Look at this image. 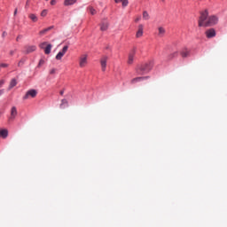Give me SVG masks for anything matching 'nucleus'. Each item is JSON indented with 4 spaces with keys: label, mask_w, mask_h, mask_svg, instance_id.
Returning a JSON list of instances; mask_svg holds the SVG:
<instances>
[{
    "label": "nucleus",
    "mask_w": 227,
    "mask_h": 227,
    "mask_svg": "<svg viewBox=\"0 0 227 227\" xmlns=\"http://www.w3.org/2000/svg\"><path fill=\"white\" fill-rule=\"evenodd\" d=\"M20 40H22V35H19L16 37V42H19Z\"/></svg>",
    "instance_id": "obj_31"
},
{
    "label": "nucleus",
    "mask_w": 227,
    "mask_h": 227,
    "mask_svg": "<svg viewBox=\"0 0 227 227\" xmlns=\"http://www.w3.org/2000/svg\"><path fill=\"white\" fill-rule=\"evenodd\" d=\"M219 22V18L215 15L208 17V11H204L200 13L199 19V27H208L210 26H215Z\"/></svg>",
    "instance_id": "obj_1"
},
{
    "label": "nucleus",
    "mask_w": 227,
    "mask_h": 227,
    "mask_svg": "<svg viewBox=\"0 0 227 227\" xmlns=\"http://www.w3.org/2000/svg\"><path fill=\"white\" fill-rule=\"evenodd\" d=\"M36 51L35 45L25 46V54H30V52H35Z\"/></svg>",
    "instance_id": "obj_10"
},
{
    "label": "nucleus",
    "mask_w": 227,
    "mask_h": 227,
    "mask_svg": "<svg viewBox=\"0 0 227 227\" xmlns=\"http://www.w3.org/2000/svg\"><path fill=\"white\" fill-rule=\"evenodd\" d=\"M114 3H121L123 8L129 6V0H114Z\"/></svg>",
    "instance_id": "obj_18"
},
{
    "label": "nucleus",
    "mask_w": 227,
    "mask_h": 227,
    "mask_svg": "<svg viewBox=\"0 0 227 227\" xmlns=\"http://www.w3.org/2000/svg\"><path fill=\"white\" fill-rule=\"evenodd\" d=\"M43 65H45V60H43V59H41L38 67H42Z\"/></svg>",
    "instance_id": "obj_29"
},
{
    "label": "nucleus",
    "mask_w": 227,
    "mask_h": 227,
    "mask_svg": "<svg viewBox=\"0 0 227 227\" xmlns=\"http://www.w3.org/2000/svg\"><path fill=\"white\" fill-rule=\"evenodd\" d=\"M36 95H38V92L36 91V90H30L27 91L26 95L23 97V99L27 100V98H29V97H31L32 98H35V97H36Z\"/></svg>",
    "instance_id": "obj_6"
},
{
    "label": "nucleus",
    "mask_w": 227,
    "mask_h": 227,
    "mask_svg": "<svg viewBox=\"0 0 227 227\" xmlns=\"http://www.w3.org/2000/svg\"><path fill=\"white\" fill-rule=\"evenodd\" d=\"M144 29L145 27L143 26V24L138 25V29L136 34L137 38H141V36H143Z\"/></svg>",
    "instance_id": "obj_8"
},
{
    "label": "nucleus",
    "mask_w": 227,
    "mask_h": 227,
    "mask_svg": "<svg viewBox=\"0 0 227 227\" xmlns=\"http://www.w3.org/2000/svg\"><path fill=\"white\" fill-rule=\"evenodd\" d=\"M6 35H8V34L6 33V31H4L3 34H2V38H5V37H6Z\"/></svg>",
    "instance_id": "obj_33"
},
{
    "label": "nucleus",
    "mask_w": 227,
    "mask_h": 227,
    "mask_svg": "<svg viewBox=\"0 0 227 227\" xmlns=\"http://www.w3.org/2000/svg\"><path fill=\"white\" fill-rule=\"evenodd\" d=\"M175 58H178V51H174V52L170 53L168 56V60L171 61V59H175Z\"/></svg>",
    "instance_id": "obj_17"
},
{
    "label": "nucleus",
    "mask_w": 227,
    "mask_h": 227,
    "mask_svg": "<svg viewBox=\"0 0 227 227\" xmlns=\"http://www.w3.org/2000/svg\"><path fill=\"white\" fill-rule=\"evenodd\" d=\"M180 55L182 58H191V50L184 49L181 51Z\"/></svg>",
    "instance_id": "obj_12"
},
{
    "label": "nucleus",
    "mask_w": 227,
    "mask_h": 227,
    "mask_svg": "<svg viewBox=\"0 0 227 227\" xmlns=\"http://www.w3.org/2000/svg\"><path fill=\"white\" fill-rule=\"evenodd\" d=\"M206 36L207 38H214L215 36V29L209 28L206 31Z\"/></svg>",
    "instance_id": "obj_9"
},
{
    "label": "nucleus",
    "mask_w": 227,
    "mask_h": 227,
    "mask_svg": "<svg viewBox=\"0 0 227 227\" xmlns=\"http://www.w3.org/2000/svg\"><path fill=\"white\" fill-rule=\"evenodd\" d=\"M17 114H19V112L17 111V107L12 106L11 108V115L9 116L8 122L12 123V121H14L15 118H17Z\"/></svg>",
    "instance_id": "obj_4"
},
{
    "label": "nucleus",
    "mask_w": 227,
    "mask_h": 227,
    "mask_svg": "<svg viewBox=\"0 0 227 227\" xmlns=\"http://www.w3.org/2000/svg\"><path fill=\"white\" fill-rule=\"evenodd\" d=\"M153 68V60H150L148 62H145L144 64H141L137 68V73L139 75H143V74H146L147 72H150Z\"/></svg>",
    "instance_id": "obj_2"
},
{
    "label": "nucleus",
    "mask_w": 227,
    "mask_h": 227,
    "mask_svg": "<svg viewBox=\"0 0 227 227\" xmlns=\"http://www.w3.org/2000/svg\"><path fill=\"white\" fill-rule=\"evenodd\" d=\"M0 137H4V139H5V137H8V129H1Z\"/></svg>",
    "instance_id": "obj_21"
},
{
    "label": "nucleus",
    "mask_w": 227,
    "mask_h": 227,
    "mask_svg": "<svg viewBox=\"0 0 227 227\" xmlns=\"http://www.w3.org/2000/svg\"><path fill=\"white\" fill-rule=\"evenodd\" d=\"M77 3V0H65L64 5L65 6H72V4H75Z\"/></svg>",
    "instance_id": "obj_19"
},
{
    "label": "nucleus",
    "mask_w": 227,
    "mask_h": 227,
    "mask_svg": "<svg viewBox=\"0 0 227 227\" xmlns=\"http://www.w3.org/2000/svg\"><path fill=\"white\" fill-rule=\"evenodd\" d=\"M136 56V51H133L129 54V59H128V64L132 65L134 63V57Z\"/></svg>",
    "instance_id": "obj_13"
},
{
    "label": "nucleus",
    "mask_w": 227,
    "mask_h": 227,
    "mask_svg": "<svg viewBox=\"0 0 227 227\" xmlns=\"http://www.w3.org/2000/svg\"><path fill=\"white\" fill-rule=\"evenodd\" d=\"M68 106V100L62 99L60 104V109H65V106Z\"/></svg>",
    "instance_id": "obj_24"
},
{
    "label": "nucleus",
    "mask_w": 227,
    "mask_h": 227,
    "mask_svg": "<svg viewBox=\"0 0 227 227\" xmlns=\"http://www.w3.org/2000/svg\"><path fill=\"white\" fill-rule=\"evenodd\" d=\"M86 65H88V54H82L79 59V67L84 68Z\"/></svg>",
    "instance_id": "obj_3"
},
{
    "label": "nucleus",
    "mask_w": 227,
    "mask_h": 227,
    "mask_svg": "<svg viewBox=\"0 0 227 227\" xmlns=\"http://www.w3.org/2000/svg\"><path fill=\"white\" fill-rule=\"evenodd\" d=\"M162 2H164L165 0H161Z\"/></svg>",
    "instance_id": "obj_43"
},
{
    "label": "nucleus",
    "mask_w": 227,
    "mask_h": 227,
    "mask_svg": "<svg viewBox=\"0 0 227 227\" xmlns=\"http://www.w3.org/2000/svg\"><path fill=\"white\" fill-rule=\"evenodd\" d=\"M109 27V22L107 21H102L100 29L102 31H107V28Z\"/></svg>",
    "instance_id": "obj_15"
},
{
    "label": "nucleus",
    "mask_w": 227,
    "mask_h": 227,
    "mask_svg": "<svg viewBox=\"0 0 227 227\" xmlns=\"http://www.w3.org/2000/svg\"><path fill=\"white\" fill-rule=\"evenodd\" d=\"M20 65H24V61L23 60H20L18 64V67H20Z\"/></svg>",
    "instance_id": "obj_37"
},
{
    "label": "nucleus",
    "mask_w": 227,
    "mask_h": 227,
    "mask_svg": "<svg viewBox=\"0 0 227 227\" xmlns=\"http://www.w3.org/2000/svg\"><path fill=\"white\" fill-rule=\"evenodd\" d=\"M52 50V44H47L46 48H44V54H49Z\"/></svg>",
    "instance_id": "obj_23"
},
{
    "label": "nucleus",
    "mask_w": 227,
    "mask_h": 227,
    "mask_svg": "<svg viewBox=\"0 0 227 227\" xmlns=\"http://www.w3.org/2000/svg\"><path fill=\"white\" fill-rule=\"evenodd\" d=\"M56 3H57L56 0H51V6H54V4H56Z\"/></svg>",
    "instance_id": "obj_34"
},
{
    "label": "nucleus",
    "mask_w": 227,
    "mask_h": 227,
    "mask_svg": "<svg viewBox=\"0 0 227 227\" xmlns=\"http://www.w3.org/2000/svg\"><path fill=\"white\" fill-rule=\"evenodd\" d=\"M68 51V46H64L62 51H60L57 55H56V59L60 60L62 59L63 56L67 54V51Z\"/></svg>",
    "instance_id": "obj_7"
},
{
    "label": "nucleus",
    "mask_w": 227,
    "mask_h": 227,
    "mask_svg": "<svg viewBox=\"0 0 227 227\" xmlns=\"http://www.w3.org/2000/svg\"><path fill=\"white\" fill-rule=\"evenodd\" d=\"M9 65L8 64H5V63H1L0 64V67L1 68H8Z\"/></svg>",
    "instance_id": "obj_30"
},
{
    "label": "nucleus",
    "mask_w": 227,
    "mask_h": 227,
    "mask_svg": "<svg viewBox=\"0 0 227 227\" xmlns=\"http://www.w3.org/2000/svg\"><path fill=\"white\" fill-rule=\"evenodd\" d=\"M88 10L90 15H97V10H95L93 7H89Z\"/></svg>",
    "instance_id": "obj_26"
},
{
    "label": "nucleus",
    "mask_w": 227,
    "mask_h": 227,
    "mask_svg": "<svg viewBox=\"0 0 227 227\" xmlns=\"http://www.w3.org/2000/svg\"><path fill=\"white\" fill-rule=\"evenodd\" d=\"M50 74L51 75H54V74H56V68H52L51 71H50Z\"/></svg>",
    "instance_id": "obj_32"
},
{
    "label": "nucleus",
    "mask_w": 227,
    "mask_h": 227,
    "mask_svg": "<svg viewBox=\"0 0 227 227\" xmlns=\"http://www.w3.org/2000/svg\"><path fill=\"white\" fill-rule=\"evenodd\" d=\"M13 54H15V51L12 50V51H10V56H13Z\"/></svg>",
    "instance_id": "obj_36"
},
{
    "label": "nucleus",
    "mask_w": 227,
    "mask_h": 227,
    "mask_svg": "<svg viewBox=\"0 0 227 227\" xmlns=\"http://www.w3.org/2000/svg\"><path fill=\"white\" fill-rule=\"evenodd\" d=\"M47 10L46 9H44V10H43L42 11V12H41V17H47Z\"/></svg>",
    "instance_id": "obj_28"
},
{
    "label": "nucleus",
    "mask_w": 227,
    "mask_h": 227,
    "mask_svg": "<svg viewBox=\"0 0 227 227\" xmlns=\"http://www.w3.org/2000/svg\"><path fill=\"white\" fill-rule=\"evenodd\" d=\"M145 79H148V76L133 78L130 81V84H136L137 82H141V81H145Z\"/></svg>",
    "instance_id": "obj_11"
},
{
    "label": "nucleus",
    "mask_w": 227,
    "mask_h": 227,
    "mask_svg": "<svg viewBox=\"0 0 227 227\" xmlns=\"http://www.w3.org/2000/svg\"><path fill=\"white\" fill-rule=\"evenodd\" d=\"M3 93H4V90H0V97H1V95H3Z\"/></svg>",
    "instance_id": "obj_39"
},
{
    "label": "nucleus",
    "mask_w": 227,
    "mask_h": 227,
    "mask_svg": "<svg viewBox=\"0 0 227 227\" xmlns=\"http://www.w3.org/2000/svg\"><path fill=\"white\" fill-rule=\"evenodd\" d=\"M3 84H4V80H0V88L3 87Z\"/></svg>",
    "instance_id": "obj_35"
},
{
    "label": "nucleus",
    "mask_w": 227,
    "mask_h": 227,
    "mask_svg": "<svg viewBox=\"0 0 227 227\" xmlns=\"http://www.w3.org/2000/svg\"><path fill=\"white\" fill-rule=\"evenodd\" d=\"M109 59V57L107 56H103L100 59V65H101V70L102 72H106V68H107V61Z\"/></svg>",
    "instance_id": "obj_5"
},
{
    "label": "nucleus",
    "mask_w": 227,
    "mask_h": 227,
    "mask_svg": "<svg viewBox=\"0 0 227 227\" xmlns=\"http://www.w3.org/2000/svg\"><path fill=\"white\" fill-rule=\"evenodd\" d=\"M28 19L32 21V22H38V17L35 16V14L30 13L28 15Z\"/></svg>",
    "instance_id": "obj_20"
},
{
    "label": "nucleus",
    "mask_w": 227,
    "mask_h": 227,
    "mask_svg": "<svg viewBox=\"0 0 227 227\" xmlns=\"http://www.w3.org/2000/svg\"><path fill=\"white\" fill-rule=\"evenodd\" d=\"M143 19L144 20H150V14L148 13V12L146 11L143 12Z\"/></svg>",
    "instance_id": "obj_25"
},
{
    "label": "nucleus",
    "mask_w": 227,
    "mask_h": 227,
    "mask_svg": "<svg viewBox=\"0 0 227 227\" xmlns=\"http://www.w3.org/2000/svg\"><path fill=\"white\" fill-rule=\"evenodd\" d=\"M165 35H166V28H164L163 27H159L158 36H160V38H162V36H164Z\"/></svg>",
    "instance_id": "obj_14"
},
{
    "label": "nucleus",
    "mask_w": 227,
    "mask_h": 227,
    "mask_svg": "<svg viewBox=\"0 0 227 227\" xmlns=\"http://www.w3.org/2000/svg\"><path fill=\"white\" fill-rule=\"evenodd\" d=\"M27 4H29V0L27 1Z\"/></svg>",
    "instance_id": "obj_42"
},
{
    "label": "nucleus",
    "mask_w": 227,
    "mask_h": 227,
    "mask_svg": "<svg viewBox=\"0 0 227 227\" xmlns=\"http://www.w3.org/2000/svg\"><path fill=\"white\" fill-rule=\"evenodd\" d=\"M49 43L47 42L41 43L39 44L40 49H45Z\"/></svg>",
    "instance_id": "obj_27"
},
{
    "label": "nucleus",
    "mask_w": 227,
    "mask_h": 227,
    "mask_svg": "<svg viewBox=\"0 0 227 227\" xmlns=\"http://www.w3.org/2000/svg\"><path fill=\"white\" fill-rule=\"evenodd\" d=\"M139 20H141V17H138L135 20V22H139Z\"/></svg>",
    "instance_id": "obj_38"
},
{
    "label": "nucleus",
    "mask_w": 227,
    "mask_h": 227,
    "mask_svg": "<svg viewBox=\"0 0 227 227\" xmlns=\"http://www.w3.org/2000/svg\"><path fill=\"white\" fill-rule=\"evenodd\" d=\"M54 27H47V28H44V29H43V30H41L40 32H39V35H41V36H43V35H47V33H49V31H51V29H52Z\"/></svg>",
    "instance_id": "obj_16"
},
{
    "label": "nucleus",
    "mask_w": 227,
    "mask_h": 227,
    "mask_svg": "<svg viewBox=\"0 0 227 227\" xmlns=\"http://www.w3.org/2000/svg\"><path fill=\"white\" fill-rule=\"evenodd\" d=\"M17 12H18V9L16 8V9L14 10V16L17 15Z\"/></svg>",
    "instance_id": "obj_40"
},
{
    "label": "nucleus",
    "mask_w": 227,
    "mask_h": 227,
    "mask_svg": "<svg viewBox=\"0 0 227 227\" xmlns=\"http://www.w3.org/2000/svg\"><path fill=\"white\" fill-rule=\"evenodd\" d=\"M17 86V79H12L10 85H9V90H12V88H15Z\"/></svg>",
    "instance_id": "obj_22"
},
{
    "label": "nucleus",
    "mask_w": 227,
    "mask_h": 227,
    "mask_svg": "<svg viewBox=\"0 0 227 227\" xmlns=\"http://www.w3.org/2000/svg\"><path fill=\"white\" fill-rule=\"evenodd\" d=\"M60 95H64V93H65V90H60Z\"/></svg>",
    "instance_id": "obj_41"
}]
</instances>
